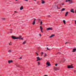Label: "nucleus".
Instances as JSON below:
<instances>
[{"mask_svg": "<svg viewBox=\"0 0 76 76\" xmlns=\"http://www.w3.org/2000/svg\"><path fill=\"white\" fill-rule=\"evenodd\" d=\"M11 37L13 39H20V38H19V37L15 36H12Z\"/></svg>", "mask_w": 76, "mask_h": 76, "instance_id": "obj_1", "label": "nucleus"}, {"mask_svg": "<svg viewBox=\"0 0 76 76\" xmlns=\"http://www.w3.org/2000/svg\"><path fill=\"white\" fill-rule=\"evenodd\" d=\"M68 69H73V67L72 65H68Z\"/></svg>", "mask_w": 76, "mask_h": 76, "instance_id": "obj_2", "label": "nucleus"}, {"mask_svg": "<svg viewBox=\"0 0 76 76\" xmlns=\"http://www.w3.org/2000/svg\"><path fill=\"white\" fill-rule=\"evenodd\" d=\"M46 30L47 31H48L49 30H53V28L51 27L48 28H47Z\"/></svg>", "mask_w": 76, "mask_h": 76, "instance_id": "obj_3", "label": "nucleus"}, {"mask_svg": "<svg viewBox=\"0 0 76 76\" xmlns=\"http://www.w3.org/2000/svg\"><path fill=\"white\" fill-rule=\"evenodd\" d=\"M36 20V19L34 18V20L33 21V23H32V24L33 25H35V21Z\"/></svg>", "mask_w": 76, "mask_h": 76, "instance_id": "obj_4", "label": "nucleus"}, {"mask_svg": "<svg viewBox=\"0 0 76 76\" xmlns=\"http://www.w3.org/2000/svg\"><path fill=\"white\" fill-rule=\"evenodd\" d=\"M46 65H48V66H50V62L48 61L46 63Z\"/></svg>", "mask_w": 76, "mask_h": 76, "instance_id": "obj_5", "label": "nucleus"}, {"mask_svg": "<svg viewBox=\"0 0 76 76\" xmlns=\"http://www.w3.org/2000/svg\"><path fill=\"white\" fill-rule=\"evenodd\" d=\"M70 12H72V13H75V11H74V9H72L70 10Z\"/></svg>", "mask_w": 76, "mask_h": 76, "instance_id": "obj_6", "label": "nucleus"}, {"mask_svg": "<svg viewBox=\"0 0 76 76\" xmlns=\"http://www.w3.org/2000/svg\"><path fill=\"white\" fill-rule=\"evenodd\" d=\"M76 48H74L73 49L72 52L73 53H75V51H76Z\"/></svg>", "mask_w": 76, "mask_h": 76, "instance_id": "obj_7", "label": "nucleus"}, {"mask_svg": "<svg viewBox=\"0 0 76 76\" xmlns=\"http://www.w3.org/2000/svg\"><path fill=\"white\" fill-rule=\"evenodd\" d=\"M69 3L72 4V3H74V2L72 1V0H70V1L69 2Z\"/></svg>", "mask_w": 76, "mask_h": 76, "instance_id": "obj_8", "label": "nucleus"}, {"mask_svg": "<svg viewBox=\"0 0 76 76\" xmlns=\"http://www.w3.org/2000/svg\"><path fill=\"white\" fill-rule=\"evenodd\" d=\"M23 9V6H21L20 8V10H22Z\"/></svg>", "mask_w": 76, "mask_h": 76, "instance_id": "obj_9", "label": "nucleus"}, {"mask_svg": "<svg viewBox=\"0 0 76 76\" xmlns=\"http://www.w3.org/2000/svg\"><path fill=\"white\" fill-rule=\"evenodd\" d=\"M53 69L54 70H56V71H57V68L56 67H54L53 68Z\"/></svg>", "mask_w": 76, "mask_h": 76, "instance_id": "obj_10", "label": "nucleus"}, {"mask_svg": "<svg viewBox=\"0 0 76 76\" xmlns=\"http://www.w3.org/2000/svg\"><path fill=\"white\" fill-rule=\"evenodd\" d=\"M68 13H69V12H67L65 14V16H67V15H68Z\"/></svg>", "mask_w": 76, "mask_h": 76, "instance_id": "obj_11", "label": "nucleus"}, {"mask_svg": "<svg viewBox=\"0 0 76 76\" xmlns=\"http://www.w3.org/2000/svg\"><path fill=\"white\" fill-rule=\"evenodd\" d=\"M54 34H52L51 36H50V37H49V38H52V37H54Z\"/></svg>", "mask_w": 76, "mask_h": 76, "instance_id": "obj_12", "label": "nucleus"}, {"mask_svg": "<svg viewBox=\"0 0 76 76\" xmlns=\"http://www.w3.org/2000/svg\"><path fill=\"white\" fill-rule=\"evenodd\" d=\"M37 59L39 61L41 60V59H40V58H39V57H37Z\"/></svg>", "mask_w": 76, "mask_h": 76, "instance_id": "obj_13", "label": "nucleus"}, {"mask_svg": "<svg viewBox=\"0 0 76 76\" xmlns=\"http://www.w3.org/2000/svg\"><path fill=\"white\" fill-rule=\"evenodd\" d=\"M64 10H65V8H62V9L61 10V12L63 11H64Z\"/></svg>", "mask_w": 76, "mask_h": 76, "instance_id": "obj_14", "label": "nucleus"}, {"mask_svg": "<svg viewBox=\"0 0 76 76\" xmlns=\"http://www.w3.org/2000/svg\"><path fill=\"white\" fill-rule=\"evenodd\" d=\"M57 9H60L61 8L60 7L58 8V6H56Z\"/></svg>", "mask_w": 76, "mask_h": 76, "instance_id": "obj_15", "label": "nucleus"}, {"mask_svg": "<svg viewBox=\"0 0 76 76\" xmlns=\"http://www.w3.org/2000/svg\"><path fill=\"white\" fill-rule=\"evenodd\" d=\"M42 4H44V3H45V2L44 1L42 0Z\"/></svg>", "mask_w": 76, "mask_h": 76, "instance_id": "obj_16", "label": "nucleus"}, {"mask_svg": "<svg viewBox=\"0 0 76 76\" xmlns=\"http://www.w3.org/2000/svg\"><path fill=\"white\" fill-rule=\"evenodd\" d=\"M63 22L64 23V25H65L66 24V21H65V20H63Z\"/></svg>", "mask_w": 76, "mask_h": 76, "instance_id": "obj_17", "label": "nucleus"}, {"mask_svg": "<svg viewBox=\"0 0 76 76\" xmlns=\"http://www.w3.org/2000/svg\"><path fill=\"white\" fill-rule=\"evenodd\" d=\"M40 29L41 30H42V26H40Z\"/></svg>", "mask_w": 76, "mask_h": 76, "instance_id": "obj_18", "label": "nucleus"}, {"mask_svg": "<svg viewBox=\"0 0 76 76\" xmlns=\"http://www.w3.org/2000/svg\"><path fill=\"white\" fill-rule=\"evenodd\" d=\"M26 41H24V42H23V44H26Z\"/></svg>", "mask_w": 76, "mask_h": 76, "instance_id": "obj_19", "label": "nucleus"}, {"mask_svg": "<svg viewBox=\"0 0 76 76\" xmlns=\"http://www.w3.org/2000/svg\"><path fill=\"white\" fill-rule=\"evenodd\" d=\"M46 49H47V50H50V49H49L48 48V47H47V48H46Z\"/></svg>", "mask_w": 76, "mask_h": 76, "instance_id": "obj_20", "label": "nucleus"}, {"mask_svg": "<svg viewBox=\"0 0 76 76\" xmlns=\"http://www.w3.org/2000/svg\"><path fill=\"white\" fill-rule=\"evenodd\" d=\"M43 54H44V52H42L41 53V55L42 56V55H43Z\"/></svg>", "mask_w": 76, "mask_h": 76, "instance_id": "obj_21", "label": "nucleus"}, {"mask_svg": "<svg viewBox=\"0 0 76 76\" xmlns=\"http://www.w3.org/2000/svg\"><path fill=\"white\" fill-rule=\"evenodd\" d=\"M60 70V68H56V70Z\"/></svg>", "mask_w": 76, "mask_h": 76, "instance_id": "obj_22", "label": "nucleus"}, {"mask_svg": "<svg viewBox=\"0 0 76 76\" xmlns=\"http://www.w3.org/2000/svg\"><path fill=\"white\" fill-rule=\"evenodd\" d=\"M44 54H45V56H44V57H45L46 56H47V54H46V53H45Z\"/></svg>", "mask_w": 76, "mask_h": 76, "instance_id": "obj_23", "label": "nucleus"}, {"mask_svg": "<svg viewBox=\"0 0 76 76\" xmlns=\"http://www.w3.org/2000/svg\"><path fill=\"white\" fill-rule=\"evenodd\" d=\"M69 42H66L65 43V44H69Z\"/></svg>", "mask_w": 76, "mask_h": 76, "instance_id": "obj_24", "label": "nucleus"}, {"mask_svg": "<svg viewBox=\"0 0 76 76\" xmlns=\"http://www.w3.org/2000/svg\"><path fill=\"white\" fill-rule=\"evenodd\" d=\"M10 63H13V61L12 60H10Z\"/></svg>", "mask_w": 76, "mask_h": 76, "instance_id": "obj_25", "label": "nucleus"}, {"mask_svg": "<svg viewBox=\"0 0 76 76\" xmlns=\"http://www.w3.org/2000/svg\"><path fill=\"white\" fill-rule=\"evenodd\" d=\"M19 38H20V39H20L21 38H22V36L21 35H20L19 36Z\"/></svg>", "mask_w": 76, "mask_h": 76, "instance_id": "obj_26", "label": "nucleus"}, {"mask_svg": "<svg viewBox=\"0 0 76 76\" xmlns=\"http://www.w3.org/2000/svg\"><path fill=\"white\" fill-rule=\"evenodd\" d=\"M40 24H41V25H42V21H41L40 22Z\"/></svg>", "mask_w": 76, "mask_h": 76, "instance_id": "obj_27", "label": "nucleus"}, {"mask_svg": "<svg viewBox=\"0 0 76 76\" xmlns=\"http://www.w3.org/2000/svg\"><path fill=\"white\" fill-rule=\"evenodd\" d=\"M14 12H15V13H18V12H17V11H14Z\"/></svg>", "mask_w": 76, "mask_h": 76, "instance_id": "obj_28", "label": "nucleus"}, {"mask_svg": "<svg viewBox=\"0 0 76 76\" xmlns=\"http://www.w3.org/2000/svg\"><path fill=\"white\" fill-rule=\"evenodd\" d=\"M40 62H38V64H39H39H40Z\"/></svg>", "mask_w": 76, "mask_h": 76, "instance_id": "obj_29", "label": "nucleus"}, {"mask_svg": "<svg viewBox=\"0 0 76 76\" xmlns=\"http://www.w3.org/2000/svg\"><path fill=\"white\" fill-rule=\"evenodd\" d=\"M36 54H37V56H38V53H36Z\"/></svg>", "mask_w": 76, "mask_h": 76, "instance_id": "obj_30", "label": "nucleus"}, {"mask_svg": "<svg viewBox=\"0 0 76 76\" xmlns=\"http://www.w3.org/2000/svg\"><path fill=\"white\" fill-rule=\"evenodd\" d=\"M12 31H10V33L12 34Z\"/></svg>", "mask_w": 76, "mask_h": 76, "instance_id": "obj_31", "label": "nucleus"}, {"mask_svg": "<svg viewBox=\"0 0 76 76\" xmlns=\"http://www.w3.org/2000/svg\"><path fill=\"white\" fill-rule=\"evenodd\" d=\"M74 73H76V70H75L74 71Z\"/></svg>", "mask_w": 76, "mask_h": 76, "instance_id": "obj_32", "label": "nucleus"}, {"mask_svg": "<svg viewBox=\"0 0 76 76\" xmlns=\"http://www.w3.org/2000/svg\"><path fill=\"white\" fill-rule=\"evenodd\" d=\"M2 19V20H4V19H5V18H3Z\"/></svg>", "mask_w": 76, "mask_h": 76, "instance_id": "obj_33", "label": "nucleus"}, {"mask_svg": "<svg viewBox=\"0 0 76 76\" xmlns=\"http://www.w3.org/2000/svg\"><path fill=\"white\" fill-rule=\"evenodd\" d=\"M8 63H9V64H10V60H9L8 61Z\"/></svg>", "mask_w": 76, "mask_h": 76, "instance_id": "obj_34", "label": "nucleus"}, {"mask_svg": "<svg viewBox=\"0 0 76 76\" xmlns=\"http://www.w3.org/2000/svg\"><path fill=\"white\" fill-rule=\"evenodd\" d=\"M41 32L42 33L43 32V31H42V30H41Z\"/></svg>", "mask_w": 76, "mask_h": 76, "instance_id": "obj_35", "label": "nucleus"}, {"mask_svg": "<svg viewBox=\"0 0 76 76\" xmlns=\"http://www.w3.org/2000/svg\"><path fill=\"white\" fill-rule=\"evenodd\" d=\"M57 65H58V64H56L55 66H57Z\"/></svg>", "mask_w": 76, "mask_h": 76, "instance_id": "obj_36", "label": "nucleus"}, {"mask_svg": "<svg viewBox=\"0 0 76 76\" xmlns=\"http://www.w3.org/2000/svg\"><path fill=\"white\" fill-rule=\"evenodd\" d=\"M25 1H28V0H24Z\"/></svg>", "mask_w": 76, "mask_h": 76, "instance_id": "obj_37", "label": "nucleus"}, {"mask_svg": "<svg viewBox=\"0 0 76 76\" xmlns=\"http://www.w3.org/2000/svg\"><path fill=\"white\" fill-rule=\"evenodd\" d=\"M20 39H23V38H20Z\"/></svg>", "mask_w": 76, "mask_h": 76, "instance_id": "obj_38", "label": "nucleus"}, {"mask_svg": "<svg viewBox=\"0 0 76 76\" xmlns=\"http://www.w3.org/2000/svg\"><path fill=\"white\" fill-rule=\"evenodd\" d=\"M39 35L40 36V37H41V34H39Z\"/></svg>", "mask_w": 76, "mask_h": 76, "instance_id": "obj_39", "label": "nucleus"}, {"mask_svg": "<svg viewBox=\"0 0 76 76\" xmlns=\"http://www.w3.org/2000/svg\"><path fill=\"white\" fill-rule=\"evenodd\" d=\"M67 1H68V0H66V2H67Z\"/></svg>", "mask_w": 76, "mask_h": 76, "instance_id": "obj_40", "label": "nucleus"}, {"mask_svg": "<svg viewBox=\"0 0 76 76\" xmlns=\"http://www.w3.org/2000/svg\"><path fill=\"white\" fill-rule=\"evenodd\" d=\"M48 16L49 18H50V15H48Z\"/></svg>", "mask_w": 76, "mask_h": 76, "instance_id": "obj_41", "label": "nucleus"}, {"mask_svg": "<svg viewBox=\"0 0 76 76\" xmlns=\"http://www.w3.org/2000/svg\"><path fill=\"white\" fill-rule=\"evenodd\" d=\"M10 31H12V29H10Z\"/></svg>", "mask_w": 76, "mask_h": 76, "instance_id": "obj_42", "label": "nucleus"}, {"mask_svg": "<svg viewBox=\"0 0 76 76\" xmlns=\"http://www.w3.org/2000/svg\"><path fill=\"white\" fill-rule=\"evenodd\" d=\"M20 59H22V57H20Z\"/></svg>", "mask_w": 76, "mask_h": 76, "instance_id": "obj_43", "label": "nucleus"}, {"mask_svg": "<svg viewBox=\"0 0 76 76\" xmlns=\"http://www.w3.org/2000/svg\"><path fill=\"white\" fill-rule=\"evenodd\" d=\"M10 45H12V43H11V42H10Z\"/></svg>", "mask_w": 76, "mask_h": 76, "instance_id": "obj_44", "label": "nucleus"}, {"mask_svg": "<svg viewBox=\"0 0 76 76\" xmlns=\"http://www.w3.org/2000/svg\"><path fill=\"white\" fill-rule=\"evenodd\" d=\"M62 5H64V4H62Z\"/></svg>", "mask_w": 76, "mask_h": 76, "instance_id": "obj_45", "label": "nucleus"}, {"mask_svg": "<svg viewBox=\"0 0 76 76\" xmlns=\"http://www.w3.org/2000/svg\"><path fill=\"white\" fill-rule=\"evenodd\" d=\"M70 1V0H68V1Z\"/></svg>", "mask_w": 76, "mask_h": 76, "instance_id": "obj_46", "label": "nucleus"}, {"mask_svg": "<svg viewBox=\"0 0 76 76\" xmlns=\"http://www.w3.org/2000/svg\"><path fill=\"white\" fill-rule=\"evenodd\" d=\"M38 20H41L40 19H39Z\"/></svg>", "mask_w": 76, "mask_h": 76, "instance_id": "obj_47", "label": "nucleus"}, {"mask_svg": "<svg viewBox=\"0 0 76 76\" xmlns=\"http://www.w3.org/2000/svg\"><path fill=\"white\" fill-rule=\"evenodd\" d=\"M75 24H76V20L75 21Z\"/></svg>", "mask_w": 76, "mask_h": 76, "instance_id": "obj_48", "label": "nucleus"}, {"mask_svg": "<svg viewBox=\"0 0 76 76\" xmlns=\"http://www.w3.org/2000/svg\"><path fill=\"white\" fill-rule=\"evenodd\" d=\"M37 61H39V60L38 59H37Z\"/></svg>", "mask_w": 76, "mask_h": 76, "instance_id": "obj_49", "label": "nucleus"}, {"mask_svg": "<svg viewBox=\"0 0 76 76\" xmlns=\"http://www.w3.org/2000/svg\"><path fill=\"white\" fill-rule=\"evenodd\" d=\"M45 76H47V75H45Z\"/></svg>", "mask_w": 76, "mask_h": 76, "instance_id": "obj_50", "label": "nucleus"}, {"mask_svg": "<svg viewBox=\"0 0 76 76\" xmlns=\"http://www.w3.org/2000/svg\"><path fill=\"white\" fill-rule=\"evenodd\" d=\"M39 3V1H37V3Z\"/></svg>", "mask_w": 76, "mask_h": 76, "instance_id": "obj_51", "label": "nucleus"}, {"mask_svg": "<svg viewBox=\"0 0 76 76\" xmlns=\"http://www.w3.org/2000/svg\"><path fill=\"white\" fill-rule=\"evenodd\" d=\"M8 52L9 53V52H10V50H9L8 51Z\"/></svg>", "mask_w": 76, "mask_h": 76, "instance_id": "obj_52", "label": "nucleus"}, {"mask_svg": "<svg viewBox=\"0 0 76 76\" xmlns=\"http://www.w3.org/2000/svg\"><path fill=\"white\" fill-rule=\"evenodd\" d=\"M48 66H48H48H46V67H48Z\"/></svg>", "mask_w": 76, "mask_h": 76, "instance_id": "obj_53", "label": "nucleus"}, {"mask_svg": "<svg viewBox=\"0 0 76 76\" xmlns=\"http://www.w3.org/2000/svg\"><path fill=\"white\" fill-rule=\"evenodd\" d=\"M11 50H10V52L11 53Z\"/></svg>", "mask_w": 76, "mask_h": 76, "instance_id": "obj_54", "label": "nucleus"}, {"mask_svg": "<svg viewBox=\"0 0 76 76\" xmlns=\"http://www.w3.org/2000/svg\"><path fill=\"white\" fill-rule=\"evenodd\" d=\"M7 34H9V33H8Z\"/></svg>", "mask_w": 76, "mask_h": 76, "instance_id": "obj_55", "label": "nucleus"}, {"mask_svg": "<svg viewBox=\"0 0 76 76\" xmlns=\"http://www.w3.org/2000/svg\"><path fill=\"white\" fill-rule=\"evenodd\" d=\"M15 1H18V0H15Z\"/></svg>", "mask_w": 76, "mask_h": 76, "instance_id": "obj_56", "label": "nucleus"}, {"mask_svg": "<svg viewBox=\"0 0 76 76\" xmlns=\"http://www.w3.org/2000/svg\"><path fill=\"white\" fill-rule=\"evenodd\" d=\"M9 45H10V43H9Z\"/></svg>", "mask_w": 76, "mask_h": 76, "instance_id": "obj_57", "label": "nucleus"}, {"mask_svg": "<svg viewBox=\"0 0 76 76\" xmlns=\"http://www.w3.org/2000/svg\"><path fill=\"white\" fill-rule=\"evenodd\" d=\"M48 45H47V46H48Z\"/></svg>", "mask_w": 76, "mask_h": 76, "instance_id": "obj_58", "label": "nucleus"}, {"mask_svg": "<svg viewBox=\"0 0 76 76\" xmlns=\"http://www.w3.org/2000/svg\"><path fill=\"white\" fill-rule=\"evenodd\" d=\"M35 1H36V0H34Z\"/></svg>", "mask_w": 76, "mask_h": 76, "instance_id": "obj_59", "label": "nucleus"}]
</instances>
